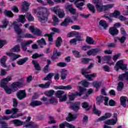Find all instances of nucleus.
<instances>
[{"label":"nucleus","mask_w":128,"mask_h":128,"mask_svg":"<svg viewBox=\"0 0 128 128\" xmlns=\"http://www.w3.org/2000/svg\"><path fill=\"white\" fill-rule=\"evenodd\" d=\"M10 80H12V77L8 76L6 78H3L0 83L1 88H2L8 94H12V92H14L16 90V82H14L12 84L11 88H8V82H10Z\"/></svg>","instance_id":"nucleus-1"},{"label":"nucleus","mask_w":128,"mask_h":128,"mask_svg":"<svg viewBox=\"0 0 128 128\" xmlns=\"http://www.w3.org/2000/svg\"><path fill=\"white\" fill-rule=\"evenodd\" d=\"M50 14V12L48 9L43 7L42 9L37 12L36 16L38 22H41V24H45V22H48Z\"/></svg>","instance_id":"nucleus-2"},{"label":"nucleus","mask_w":128,"mask_h":128,"mask_svg":"<svg viewBox=\"0 0 128 128\" xmlns=\"http://www.w3.org/2000/svg\"><path fill=\"white\" fill-rule=\"evenodd\" d=\"M93 2L95 4L98 12H106V10H108L114 8V4H108L106 6H102L100 0H94Z\"/></svg>","instance_id":"nucleus-3"},{"label":"nucleus","mask_w":128,"mask_h":128,"mask_svg":"<svg viewBox=\"0 0 128 128\" xmlns=\"http://www.w3.org/2000/svg\"><path fill=\"white\" fill-rule=\"evenodd\" d=\"M54 76V74L52 72L48 74L47 76L44 78V80H49V82H48L45 84H40L38 85L39 88H48L50 86V84L52 82V78Z\"/></svg>","instance_id":"nucleus-4"},{"label":"nucleus","mask_w":128,"mask_h":128,"mask_svg":"<svg viewBox=\"0 0 128 128\" xmlns=\"http://www.w3.org/2000/svg\"><path fill=\"white\" fill-rule=\"evenodd\" d=\"M22 24L18 23L16 24V33L18 36V38L17 40V42H22V38H24V33L26 30L20 28V26H22Z\"/></svg>","instance_id":"nucleus-5"},{"label":"nucleus","mask_w":128,"mask_h":128,"mask_svg":"<svg viewBox=\"0 0 128 128\" xmlns=\"http://www.w3.org/2000/svg\"><path fill=\"white\" fill-rule=\"evenodd\" d=\"M16 116L12 115L11 116H0V128H8V124L4 120H8L10 118H14Z\"/></svg>","instance_id":"nucleus-6"},{"label":"nucleus","mask_w":128,"mask_h":128,"mask_svg":"<svg viewBox=\"0 0 128 128\" xmlns=\"http://www.w3.org/2000/svg\"><path fill=\"white\" fill-rule=\"evenodd\" d=\"M114 68L116 72H118V70H120V68L122 70H125L128 68V64H124L122 60H120L116 62Z\"/></svg>","instance_id":"nucleus-7"},{"label":"nucleus","mask_w":128,"mask_h":128,"mask_svg":"<svg viewBox=\"0 0 128 128\" xmlns=\"http://www.w3.org/2000/svg\"><path fill=\"white\" fill-rule=\"evenodd\" d=\"M13 106L14 108H12V110H6L4 114H12V116H16L14 115L16 114V98L13 99Z\"/></svg>","instance_id":"nucleus-8"},{"label":"nucleus","mask_w":128,"mask_h":128,"mask_svg":"<svg viewBox=\"0 0 128 128\" xmlns=\"http://www.w3.org/2000/svg\"><path fill=\"white\" fill-rule=\"evenodd\" d=\"M10 52H6V55L8 56L10 58V60L11 62H14L16 60V54L14 53L16 52V46L10 49Z\"/></svg>","instance_id":"nucleus-9"},{"label":"nucleus","mask_w":128,"mask_h":128,"mask_svg":"<svg viewBox=\"0 0 128 128\" xmlns=\"http://www.w3.org/2000/svg\"><path fill=\"white\" fill-rule=\"evenodd\" d=\"M56 98H60V102H66L67 98L66 94H64V92L62 90H58L56 93Z\"/></svg>","instance_id":"nucleus-10"},{"label":"nucleus","mask_w":128,"mask_h":128,"mask_svg":"<svg viewBox=\"0 0 128 128\" xmlns=\"http://www.w3.org/2000/svg\"><path fill=\"white\" fill-rule=\"evenodd\" d=\"M114 120L112 119L105 120L104 122L105 124H108V126H114L118 122V114L116 113L114 114Z\"/></svg>","instance_id":"nucleus-11"},{"label":"nucleus","mask_w":128,"mask_h":128,"mask_svg":"<svg viewBox=\"0 0 128 128\" xmlns=\"http://www.w3.org/2000/svg\"><path fill=\"white\" fill-rule=\"evenodd\" d=\"M102 100L104 101V106H108V98L106 96L103 97L102 96H98L97 98L96 104H98V106H100V104L102 102Z\"/></svg>","instance_id":"nucleus-12"},{"label":"nucleus","mask_w":128,"mask_h":128,"mask_svg":"<svg viewBox=\"0 0 128 128\" xmlns=\"http://www.w3.org/2000/svg\"><path fill=\"white\" fill-rule=\"evenodd\" d=\"M17 98L18 100H24L25 98H26V90H20L17 92Z\"/></svg>","instance_id":"nucleus-13"},{"label":"nucleus","mask_w":128,"mask_h":128,"mask_svg":"<svg viewBox=\"0 0 128 128\" xmlns=\"http://www.w3.org/2000/svg\"><path fill=\"white\" fill-rule=\"evenodd\" d=\"M29 30L32 34H36V36H41L42 34V31H40V29L34 28V26H30Z\"/></svg>","instance_id":"nucleus-14"},{"label":"nucleus","mask_w":128,"mask_h":128,"mask_svg":"<svg viewBox=\"0 0 128 128\" xmlns=\"http://www.w3.org/2000/svg\"><path fill=\"white\" fill-rule=\"evenodd\" d=\"M78 89L80 91V92H76L74 93V94L75 95V96H82L83 94H84L86 92V89L84 87H82L80 86H78Z\"/></svg>","instance_id":"nucleus-15"},{"label":"nucleus","mask_w":128,"mask_h":128,"mask_svg":"<svg viewBox=\"0 0 128 128\" xmlns=\"http://www.w3.org/2000/svg\"><path fill=\"white\" fill-rule=\"evenodd\" d=\"M24 78H21L18 80L16 82V88H24Z\"/></svg>","instance_id":"nucleus-16"},{"label":"nucleus","mask_w":128,"mask_h":128,"mask_svg":"<svg viewBox=\"0 0 128 128\" xmlns=\"http://www.w3.org/2000/svg\"><path fill=\"white\" fill-rule=\"evenodd\" d=\"M24 128H28V126H32V123H29L28 124H26L24 122H22L18 120H16V126H22Z\"/></svg>","instance_id":"nucleus-17"},{"label":"nucleus","mask_w":128,"mask_h":128,"mask_svg":"<svg viewBox=\"0 0 128 128\" xmlns=\"http://www.w3.org/2000/svg\"><path fill=\"white\" fill-rule=\"evenodd\" d=\"M32 40H28L26 42H24L23 41H22V42H20L22 50H28L26 46H30V44H32Z\"/></svg>","instance_id":"nucleus-18"},{"label":"nucleus","mask_w":128,"mask_h":128,"mask_svg":"<svg viewBox=\"0 0 128 128\" xmlns=\"http://www.w3.org/2000/svg\"><path fill=\"white\" fill-rule=\"evenodd\" d=\"M80 102H76L70 106V108L73 110H75V112H76L80 110Z\"/></svg>","instance_id":"nucleus-19"},{"label":"nucleus","mask_w":128,"mask_h":128,"mask_svg":"<svg viewBox=\"0 0 128 128\" xmlns=\"http://www.w3.org/2000/svg\"><path fill=\"white\" fill-rule=\"evenodd\" d=\"M112 116V114L110 113H106L104 116H102L96 120V122H102V120H106V118H110Z\"/></svg>","instance_id":"nucleus-20"},{"label":"nucleus","mask_w":128,"mask_h":128,"mask_svg":"<svg viewBox=\"0 0 128 128\" xmlns=\"http://www.w3.org/2000/svg\"><path fill=\"white\" fill-rule=\"evenodd\" d=\"M70 22H72V20L70 17H68L64 20V22L60 24V26H68Z\"/></svg>","instance_id":"nucleus-21"},{"label":"nucleus","mask_w":128,"mask_h":128,"mask_svg":"<svg viewBox=\"0 0 128 128\" xmlns=\"http://www.w3.org/2000/svg\"><path fill=\"white\" fill-rule=\"evenodd\" d=\"M109 32L111 36H116L118 34V30L114 27H112L109 29Z\"/></svg>","instance_id":"nucleus-22"},{"label":"nucleus","mask_w":128,"mask_h":128,"mask_svg":"<svg viewBox=\"0 0 128 128\" xmlns=\"http://www.w3.org/2000/svg\"><path fill=\"white\" fill-rule=\"evenodd\" d=\"M6 56H3V57L0 60V63L1 64L3 68H10V66H6Z\"/></svg>","instance_id":"nucleus-23"},{"label":"nucleus","mask_w":128,"mask_h":128,"mask_svg":"<svg viewBox=\"0 0 128 128\" xmlns=\"http://www.w3.org/2000/svg\"><path fill=\"white\" fill-rule=\"evenodd\" d=\"M30 6V3L26 1H24L22 2V10L25 12H28Z\"/></svg>","instance_id":"nucleus-24"},{"label":"nucleus","mask_w":128,"mask_h":128,"mask_svg":"<svg viewBox=\"0 0 128 128\" xmlns=\"http://www.w3.org/2000/svg\"><path fill=\"white\" fill-rule=\"evenodd\" d=\"M99 26L103 28L104 30H106L108 28V24L104 20H100L99 22Z\"/></svg>","instance_id":"nucleus-25"},{"label":"nucleus","mask_w":128,"mask_h":128,"mask_svg":"<svg viewBox=\"0 0 128 128\" xmlns=\"http://www.w3.org/2000/svg\"><path fill=\"white\" fill-rule=\"evenodd\" d=\"M18 22H21V24H24L26 22V15H18L17 20Z\"/></svg>","instance_id":"nucleus-26"},{"label":"nucleus","mask_w":128,"mask_h":128,"mask_svg":"<svg viewBox=\"0 0 128 128\" xmlns=\"http://www.w3.org/2000/svg\"><path fill=\"white\" fill-rule=\"evenodd\" d=\"M126 100H128V98L124 96H122L120 98V104L124 108H126Z\"/></svg>","instance_id":"nucleus-27"},{"label":"nucleus","mask_w":128,"mask_h":128,"mask_svg":"<svg viewBox=\"0 0 128 128\" xmlns=\"http://www.w3.org/2000/svg\"><path fill=\"white\" fill-rule=\"evenodd\" d=\"M32 64H34V68L36 70H38V71L42 70V68L40 67V64H38V62L34 60L32 61Z\"/></svg>","instance_id":"nucleus-28"},{"label":"nucleus","mask_w":128,"mask_h":128,"mask_svg":"<svg viewBox=\"0 0 128 128\" xmlns=\"http://www.w3.org/2000/svg\"><path fill=\"white\" fill-rule=\"evenodd\" d=\"M32 118L30 117H28L27 118V120L24 122H26V124H32V126H28V128H36V124H34V122H30V119Z\"/></svg>","instance_id":"nucleus-29"},{"label":"nucleus","mask_w":128,"mask_h":128,"mask_svg":"<svg viewBox=\"0 0 128 128\" xmlns=\"http://www.w3.org/2000/svg\"><path fill=\"white\" fill-rule=\"evenodd\" d=\"M119 80H126L128 82V72L120 75L119 76Z\"/></svg>","instance_id":"nucleus-30"},{"label":"nucleus","mask_w":128,"mask_h":128,"mask_svg":"<svg viewBox=\"0 0 128 128\" xmlns=\"http://www.w3.org/2000/svg\"><path fill=\"white\" fill-rule=\"evenodd\" d=\"M126 36H122L121 38L116 37L114 38V40L116 42H117L119 40L121 44H124V42H126Z\"/></svg>","instance_id":"nucleus-31"},{"label":"nucleus","mask_w":128,"mask_h":128,"mask_svg":"<svg viewBox=\"0 0 128 128\" xmlns=\"http://www.w3.org/2000/svg\"><path fill=\"white\" fill-rule=\"evenodd\" d=\"M52 18L53 20V26H58V22H60V20H58V16H56V15H53Z\"/></svg>","instance_id":"nucleus-32"},{"label":"nucleus","mask_w":128,"mask_h":128,"mask_svg":"<svg viewBox=\"0 0 128 128\" xmlns=\"http://www.w3.org/2000/svg\"><path fill=\"white\" fill-rule=\"evenodd\" d=\"M76 118V115H74L72 113H69L68 116L66 118V120L67 122H72Z\"/></svg>","instance_id":"nucleus-33"},{"label":"nucleus","mask_w":128,"mask_h":128,"mask_svg":"<svg viewBox=\"0 0 128 128\" xmlns=\"http://www.w3.org/2000/svg\"><path fill=\"white\" fill-rule=\"evenodd\" d=\"M42 102L36 100V101H32V102H31L30 106H32L33 108H34V106H42Z\"/></svg>","instance_id":"nucleus-34"},{"label":"nucleus","mask_w":128,"mask_h":128,"mask_svg":"<svg viewBox=\"0 0 128 128\" xmlns=\"http://www.w3.org/2000/svg\"><path fill=\"white\" fill-rule=\"evenodd\" d=\"M28 60V58L26 57L24 58L21 59L18 61L17 64L19 66H22V64H24Z\"/></svg>","instance_id":"nucleus-35"},{"label":"nucleus","mask_w":128,"mask_h":128,"mask_svg":"<svg viewBox=\"0 0 128 128\" xmlns=\"http://www.w3.org/2000/svg\"><path fill=\"white\" fill-rule=\"evenodd\" d=\"M25 16H26L28 20V22H34V18L32 15V14H30V12H26Z\"/></svg>","instance_id":"nucleus-36"},{"label":"nucleus","mask_w":128,"mask_h":128,"mask_svg":"<svg viewBox=\"0 0 128 128\" xmlns=\"http://www.w3.org/2000/svg\"><path fill=\"white\" fill-rule=\"evenodd\" d=\"M92 86L94 88H96V92H98V88L102 86V82H94L92 83Z\"/></svg>","instance_id":"nucleus-37"},{"label":"nucleus","mask_w":128,"mask_h":128,"mask_svg":"<svg viewBox=\"0 0 128 128\" xmlns=\"http://www.w3.org/2000/svg\"><path fill=\"white\" fill-rule=\"evenodd\" d=\"M86 42L88 44H94V41L92 37L87 36L86 38Z\"/></svg>","instance_id":"nucleus-38"},{"label":"nucleus","mask_w":128,"mask_h":128,"mask_svg":"<svg viewBox=\"0 0 128 128\" xmlns=\"http://www.w3.org/2000/svg\"><path fill=\"white\" fill-rule=\"evenodd\" d=\"M87 7L88 8V10H90V12H92L93 14H94L96 12V8H94V5L88 3L87 4Z\"/></svg>","instance_id":"nucleus-39"},{"label":"nucleus","mask_w":128,"mask_h":128,"mask_svg":"<svg viewBox=\"0 0 128 128\" xmlns=\"http://www.w3.org/2000/svg\"><path fill=\"white\" fill-rule=\"evenodd\" d=\"M76 36H78V32L76 31H72L67 34V38Z\"/></svg>","instance_id":"nucleus-40"},{"label":"nucleus","mask_w":128,"mask_h":128,"mask_svg":"<svg viewBox=\"0 0 128 128\" xmlns=\"http://www.w3.org/2000/svg\"><path fill=\"white\" fill-rule=\"evenodd\" d=\"M84 3L81 2L76 4V6L79 10H84Z\"/></svg>","instance_id":"nucleus-41"},{"label":"nucleus","mask_w":128,"mask_h":128,"mask_svg":"<svg viewBox=\"0 0 128 128\" xmlns=\"http://www.w3.org/2000/svg\"><path fill=\"white\" fill-rule=\"evenodd\" d=\"M101 52L102 49L100 48L92 49V55L96 56L97 54H100Z\"/></svg>","instance_id":"nucleus-42"},{"label":"nucleus","mask_w":128,"mask_h":128,"mask_svg":"<svg viewBox=\"0 0 128 128\" xmlns=\"http://www.w3.org/2000/svg\"><path fill=\"white\" fill-rule=\"evenodd\" d=\"M120 16V12L119 11H115L113 14H110V16H114V18H118Z\"/></svg>","instance_id":"nucleus-43"},{"label":"nucleus","mask_w":128,"mask_h":128,"mask_svg":"<svg viewBox=\"0 0 128 128\" xmlns=\"http://www.w3.org/2000/svg\"><path fill=\"white\" fill-rule=\"evenodd\" d=\"M4 14L6 16H8V18H12L14 16V14H12V12L10 10H4Z\"/></svg>","instance_id":"nucleus-44"},{"label":"nucleus","mask_w":128,"mask_h":128,"mask_svg":"<svg viewBox=\"0 0 128 128\" xmlns=\"http://www.w3.org/2000/svg\"><path fill=\"white\" fill-rule=\"evenodd\" d=\"M96 74L94 73L92 74L86 76V78H88V80L91 82L92 80V78H96Z\"/></svg>","instance_id":"nucleus-45"},{"label":"nucleus","mask_w":128,"mask_h":128,"mask_svg":"<svg viewBox=\"0 0 128 128\" xmlns=\"http://www.w3.org/2000/svg\"><path fill=\"white\" fill-rule=\"evenodd\" d=\"M88 68H83L82 70V76H84L86 78V76H88V74H90V71H88Z\"/></svg>","instance_id":"nucleus-46"},{"label":"nucleus","mask_w":128,"mask_h":128,"mask_svg":"<svg viewBox=\"0 0 128 128\" xmlns=\"http://www.w3.org/2000/svg\"><path fill=\"white\" fill-rule=\"evenodd\" d=\"M62 42V37H58L56 42V48H60V44Z\"/></svg>","instance_id":"nucleus-47"},{"label":"nucleus","mask_w":128,"mask_h":128,"mask_svg":"<svg viewBox=\"0 0 128 128\" xmlns=\"http://www.w3.org/2000/svg\"><path fill=\"white\" fill-rule=\"evenodd\" d=\"M44 54H38V53H35L32 56V58L34 59L38 58H42Z\"/></svg>","instance_id":"nucleus-48"},{"label":"nucleus","mask_w":128,"mask_h":128,"mask_svg":"<svg viewBox=\"0 0 128 128\" xmlns=\"http://www.w3.org/2000/svg\"><path fill=\"white\" fill-rule=\"evenodd\" d=\"M54 90H50L49 91H46L44 92V94L46 96H54Z\"/></svg>","instance_id":"nucleus-49"},{"label":"nucleus","mask_w":128,"mask_h":128,"mask_svg":"<svg viewBox=\"0 0 128 128\" xmlns=\"http://www.w3.org/2000/svg\"><path fill=\"white\" fill-rule=\"evenodd\" d=\"M82 106L84 108H85L86 110H90V105L88 104V103L87 102H84L82 103Z\"/></svg>","instance_id":"nucleus-50"},{"label":"nucleus","mask_w":128,"mask_h":128,"mask_svg":"<svg viewBox=\"0 0 128 128\" xmlns=\"http://www.w3.org/2000/svg\"><path fill=\"white\" fill-rule=\"evenodd\" d=\"M93 112H94V114H96L97 116H100V114H102V112L98 110L96 108V105L94 106V108H93Z\"/></svg>","instance_id":"nucleus-51"},{"label":"nucleus","mask_w":128,"mask_h":128,"mask_svg":"<svg viewBox=\"0 0 128 128\" xmlns=\"http://www.w3.org/2000/svg\"><path fill=\"white\" fill-rule=\"evenodd\" d=\"M54 32L51 33L50 34H44V36H48V42H52L53 40V38H52V36H54Z\"/></svg>","instance_id":"nucleus-52"},{"label":"nucleus","mask_w":128,"mask_h":128,"mask_svg":"<svg viewBox=\"0 0 128 128\" xmlns=\"http://www.w3.org/2000/svg\"><path fill=\"white\" fill-rule=\"evenodd\" d=\"M57 14H58V16L60 18H62L64 17V12L60 10V9L58 10V12H57Z\"/></svg>","instance_id":"nucleus-53"},{"label":"nucleus","mask_w":128,"mask_h":128,"mask_svg":"<svg viewBox=\"0 0 128 128\" xmlns=\"http://www.w3.org/2000/svg\"><path fill=\"white\" fill-rule=\"evenodd\" d=\"M37 42L39 44H43V46H46V40H44V38H42L40 40H38Z\"/></svg>","instance_id":"nucleus-54"},{"label":"nucleus","mask_w":128,"mask_h":128,"mask_svg":"<svg viewBox=\"0 0 128 128\" xmlns=\"http://www.w3.org/2000/svg\"><path fill=\"white\" fill-rule=\"evenodd\" d=\"M78 84H82V86H84V88H88V84H90L88 83V82L87 81H86V80H84V81H81L80 82H78Z\"/></svg>","instance_id":"nucleus-55"},{"label":"nucleus","mask_w":128,"mask_h":128,"mask_svg":"<svg viewBox=\"0 0 128 128\" xmlns=\"http://www.w3.org/2000/svg\"><path fill=\"white\" fill-rule=\"evenodd\" d=\"M123 88H124V83H122V82H120L118 84V86L117 88V90L118 92H120V90H122Z\"/></svg>","instance_id":"nucleus-56"},{"label":"nucleus","mask_w":128,"mask_h":128,"mask_svg":"<svg viewBox=\"0 0 128 128\" xmlns=\"http://www.w3.org/2000/svg\"><path fill=\"white\" fill-rule=\"evenodd\" d=\"M67 64L65 62H60L57 64V66H60V68H64L66 66Z\"/></svg>","instance_id":"nucleus-57"},{"label":"nucleus","mask_w":128,"mask_h":128,"mask_svg":"<svg viewBox=\"0 0 128 128\" xmlns=\"http://www.w3.org/2000/svg\"><path fill=\"white\" fill-rule=\"evenodd\" d=\"M68 8L70 12V14H76V9L72 7H70V8Z\"/></svg>","instance_id":"nucleus-58"},{"label":"nucleus","mask_w":128,"mask_h":128,"mask_svg":"<svg viewBox=\"0 0 128 128\" xmlns=\"http://www.w3.org/2000/svg\"><path fill=\"white\" fill-rule=\"evenodd\" d=\"M48 118V124H56V120H54V117H52V116H49Z\"/></svg>","instance_id":"nucleus-59"},{"label":"nucleus","mask_w":128,"mask_h":128,"mask_svg":"<svg viewBox=\"0 0 128 128\" xmlns=\"http://www.w3.org/2000/svg\"><path fill=\"white\" fill-rule=\"evenodd\" d=\"M8 21L5 20L3 22V25H1L0 26V28H6V26H8Z\"/></svg>","instance_id":"nucleus-60"},{"label":"nucleus","mask_w":128,"mask_h":128,"mask_svg":"<svg viewBox=\"0 0 128 128\" xmlns=\"http://www.w3.org/2000/svg\"><path fill=\"white\" fill-rule=\"evenodd\" d=\"M72 52L76 58H80V55L78 51H72Z\"/></svg>","instance_id":"nucleus-61"},{"label":"nucleus","mask_w":128,"mask_h":128,"mask_svg":"<svg viewBox=\"0 0 128 128\" xmlns=\"http://www.w3.org/2000/svg\"><path fill=\"white\" fill-rule=\"evenodd\" d=\"M49 100L50 104H56L58 102V100H56L54 97L52 98Z\"/></svg>","instance_id":"nucleus-62"},{"label":"nucleus","mask_w":128,"mask_h":128,"mask_svg":"<svg viewBox=\"0 0 128 128\" xmlns=\"http://www.w3.org/2000/svg\"><path fill=\"white\" fill-rule=\"evenodd\" d=\"M71 28H72V30H80V26L78 25H74L71 26Z\"/></svg>","instance_id":"nucleus-63"},{"label":"nucleus","mask_w":128,"mask_h":128,"mask_svg":"<svg viewBox=\"0 0 128 128\" xmlns=\"http://www.w3.org/2000/svg\"><path fill=\"white\" fill-rule=\"evenodd\" d=\"M108 104L110 106H116V102L113 100H109Z\"/></svg>","instance_id":"nucleus-64"}]
</instances>
